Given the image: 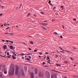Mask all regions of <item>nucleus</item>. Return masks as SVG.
Returning <instances> with one entry per match:
<instances>
[{"mask_svg": "<svg viewBox=\"0 0 78 78\" xmlns=\"http://www.w3.org/2000/svg\"><path fill=\"white\" fill-rule=\"evenodd\" d=\"M14 68H12L10 69V70L9 71V74L10 76L12 75H13L14 74Z\"/></svg>", "mask_w": 78, "mask_h": 78, "instance_id": "f257e3e1", "label": "nucleus"}, {"mask_svg": "<svg viewBox=\"0 0 78 78\" xmlns=\"http://www.w3.org/2000/svg\"><path fill=\"white\" fill-rule=\"evenodd\" d=\"M46 76L47 77V78H50V73L48 72H47L46 73Z\"/></svg>", "mask_w": 78, "mask_h": 78, "instance_id": "f03ea898", "label": "nucleus"}, {"mask_svg": "<svg viewBox=\"0 0 78 78\" xmlns=\"http://www.w3.org/2000/svg\"><path fill=\"white\" fill-rule=\"evenodd\" d=\"M19 70V67L17 66L16 67L15 69V74L16 75H17V73H18V71Z\"/></svg>", "mask_w": 78, "mask_h": 78, "instance_id": "7ed1b4c3", "label": "nucleus"}, {"mask_svg": "<svg viewBox=\"0 0 78 78\" xmlns=\"http://www.w3.org/2000/svg\"><path fill=\"white\" fill-rule=\"evenodd\" d=\"M38 70H37V69L36 68L35 69V71H34V73L35 75L37 74V73H38Z\"/></svg>", "mask_w": 78, "mask_h": 78, "instance_id": "20e7f679", "label": "nucleus"}, {"mask_svg": "<svg viewBox=\"0 0 78 78\" xmlns=\"http://www.w3.org/2000/svg\"><path fill=\"white\" fill-rule=\"evenodd\" d=\"M39 77H42V76H44V74H43V73H39Z\"/></svg>", "mask_w": 78, "mask_h": 78, "instance_id": "39448f33", "label": "nucleus"}, {"mask_svg": "<svg viewBox=\"0 0 78 78\" xmlns=\"http://www.w3.org/2000/svg\"><path fill=\"white\" fill-rule=\"evenodd\" d=\"M30 75L31 76V78H34V74L33 73H32L30 74Z\"/></svg>", "mask_w": 78, "mask_h": 78, "instance_id": "423d86ee", "label": "nucleus"}, {"mask_svg": "<svg viewBox=\"0 0 78 78\" xmlns=\"http://www.w3.org/2000/svg\"><path fill=\"white\" fill-rule=\"evenodd\" d=\"M0 78H4L2 73H0Z\"/></svg>", "mask_w": 78, "mask_h": 78, "instance_id": "0eeeda50", "label": "nucleus"}, {"mask_svg": "<svg viewBox=\"0 0 78 78\" xmlns=\"http://www.w3.org/2000/svg\"><path fill=\"white\" fill-rule=\"evenodd\" d=\"M3 47L4 50H6L7 49V46H6V45H4L3 46Z\"/></svg>", "mask_w": 78, "mask_h": 78, "instance_id": "6e6552de", "label": "nucleus"}, {"mask_svg": "<svg viewBox=\"0 0 78 78\" xmlns=\"http://www.w3.org/2000/svg\"><path fill=\"white\" fill-rule=\"evenodd\" d=\"M26 55L27 56H29V55H32V54L31 53H29L28 54H26Z\"/></svg>", "mask_w": 78, "mask_h": 78, "instance_id": "1a4fd4ad", "label": "nucleus"}, {"mask_svg": "<svg viewBox=\"0 0 78 78\" xmlns=\"http://www.w3.org/2000/svg\"><path fill=\"white\" fill-rule=\"evenodd\" d=\"M10 47L11 50H12V49H13V46H12V45H10Z\"/></svg>", "mask_w": 78, "mask_h": 78, "instance_id": "9d476101", "label": "nucleus"}, {"mask_svg": "<svg viewBox=\"0 0 78 78\" xmlns=\"http://www.w3.org/2000/svg\"><path fill=\"white\" fill-rule=\"evenodd\" d=\"M42 25H44V26H47V24L46 23H43L42 24Z\"/></svg>", "mask_w": 78, "mask_h": 78, "instance_id": "9b49d317", "label": "nucleus"}, {"mask_svg": "<svg viewBox=\"0 0 78 78\" xmlns=\"http://www.w3.org/2000/svg\"><path fill=\"white\" fill-rule=\"evenodd\" d=\"M53 34H55V35H57V34H58V33H56V32H54L53 33Z\"/></svg>", "mask_w": 78, "mask_h": 78, "instance_id": "f8f14e48", "label": "nucleus"}, {"mask_svg": "<svg viewBox=\"0 0 78 78\" xmlns=\"http://www.w3.org/2000/svg\"><path fill=\"white\" fill-rule=\"evenodd\" d=\"M12 58L13 59H16V57H15L14 56H12Z\"/></svg>", "mask_w": 78, "mask_h": 78, "instance_id": "ddd939ff", "label": "nucleus"}, {"mask_svg": "<svg viewBox=\"0 0 78 78\" xmlns=\"http://www.w3.org/2000/svg\"><path fill=\"white\" fill-rule=\"evenodd\" d=\"M20 55H22V56H24V55H26V54L22 53L21 54H20Z\"/></svg>", "mask_w": 78, "mask_h": 78, "instance_id": "4468645a", "label": "nucleus"}, {"mask_svg": "<svg viewBox=\"0 0 78 78\" xmlns=\"http://www.w3.org/2000/svg\"><path fill=\"white\" fill-rule=\"evenodd\" d=\"M4 26H7V24L6 23H4Z\"/></svg>", "mask_w": 78, "mask_h": 78, "instance_id": "2eb2a0df", "label": "nucleus"}, {"mask_svg": "<svg viewBox=\"0 0 78 78\" xmlns=\"http://www.w3.org/2000/svg\"><path fill=\"white\" fill-rule=\"evenodd\" d=\"M50 60H49L48 61H47V62L48 63V64H50Z\"/></svg>", "mask_w": 78, "mask_h": 78, "instance_id": "dca6fc26", "label": "nucleus"}, {"mask_svg": "<svg viewBox=\"0 0 78 78\" xmlns=\"http://www.w3.org/2000/svg\"><path fill=\"white\" fill-rule=\"evenodd\" d=\"M9 41V42H11L12 44H13V41Z\"/></svg>", "mask_w": 78, "mask_h": 78, "instance_id": "f3484780", "label": "nucleus"}, {"mask_svg": "<svg viewBox=\"0 0 78 78\" xmlns=\"http://www.w3.org/2000/svg\"><path fill=\"white\" fill-rule=\"evenodd\" d=\"M1 56H2V57H3V58H5V55H0Z\"/></svg>", "mask_w": 78, "mask_h": 78, "instance_id": "a211bd4d", "label": "nucleus"}, {"mask_svg": "<svg viewBox=\"0 0 78 78\" xmlns=\"http://www.w3.org/2000/svg\"><path fill=\"white\" fill-rule=\"evenodd\" d=\"M59 48H60V49H61V50H62L63 51H64V50L63 49H62V48H61V47L60 46L59 47Z\"/></svg>", "mask_w": 78, "mask_h": 78, "instance_id": "6ab92c4d", "label": "nucleus"}, {"mask_svg": "<svg viewBox=\"0 0 78 78\" xmlns=\"http://www.w3.org/2000/svg\"><path fill=\"white\" fill-rule=\"evenodd\" d=\"M4 73L5 74H6V73H7V72L6 71H4Z\"/></svg>", "mask_w": 78, "mask_h": 78, "instance_id": "aec40b11", "label": "nucleus"}, {"mask_svg": "<svg viewBox=\"0 0 78 78\" xmlns=\"http://www.w3.org/2000/svg\"><path fill=\"white\" fill-rule=\"evenodd\" d=\"M42 28L43 29H44V30H45V29H46V28H45V27H44L43 26H42Z\"/></svg>", "mask_w": 78, "mask_h": 78, "instance_id": "412c9836", "label": "nucleus"}, {"mask_svg": "<svg viewBox=\"0 0 78 78\" xmlns=\"http://www.w3.org/2000/svg\"><path fill=\"white\" fill-rule=\"evenodd\" d=\"M7 55H9V52H7Z\"/></svg>", "mask_w": 78, "mask_h": 78, "instance_id": "4be33fe9", "label": "nucleus"}, {"mask_svg": "<svg viewBox=\"0 0 78 78\" xmlns=\"http://www.w3.org/2000/svg\"><path fill=\"white\" fill-rule=\"evenodd\" d=\"M73 48L74 50H75V49H76V48L74 47H73Z\"/></svg>", "mask_w": 78, "mask_h": 78, "instance_id": "5701e85b", "label": "nucleus"}, {"mask_svg": "<svg viewBox=\"0 0 78 78\" xmlns=\"http://www.w3.org/2000/svg\"><path fill=\"white\" fill-rule=\"evenodd\" d=\"M64 51H66V52H68V53H69V51L64 50Z\"/></svg>", "mask_w": 78, "mask_h": 78, "instance_id": "b1692460", "label": "nucleus"}, {"mask_svg": "<svg viewBox=\"0 0 78 78\" xmlns=\"http://www.w3.org/2000/svg\"><path fill=\"white\" fill-rule=\"evenodd\" d=\"M47 58L48 60V59H50V57H47Z\"/></svg>", "mask_w": 78, "mask_h": 78, "instance_id": "393cba45", "label": "nucleus"}, {"mask_svg": "<svg viewBox=\"0 0 78 78\" xmlns=\"http://www.w3.org/2000/svg\"><path fill=\"white\" fill-rule=\"evenodd\" d=\"M30 44H33V41H31L30 42Z\"/></svg>", "mask_w": 78, "mask_h": 78, "instance_id": "a878e982", "label": "nucleus"}, {"mask_svg": "<svg viewBox=\"0 0 78 78\" xmlns=\"http://www.w3.org/2000/svg\"><path fill=\"white\" fill-rule=\"evenodd\" d=\"M50 5L51 6H53V5L51 3L50 4Z\"/></svg>", "mask_w": 78, "mask_h": 78, "instance_id": "bb28decb", "label": "nucleus"}, {"mask_svg": "<svg viewBox=\"0 0 78 78\" xmlns=\"http://www.w3.org/2000/svg\"><path fill=\"white\" fill-rule=\"evenodd\" d=\"M37 50L35 49L34 50V52H37Z\"/></svg>", "mask_w": 78, "mask_h": 78, "instance_id": "cd10ccee", "label": "nucleus"}, {"mask_svg": "<svg viewBox=\"0 0 78 78\" xmlns=\"http://www.w3.org/2000/svg\"><path fill=\"white\" fill-rule=\"evenodd\" d=\"M61 8H64V6L62 5L61 6Z\"/></svg>", "mask_w": 78, "mask_h": 78, "instance_id": "c85d7f7f", "label": "nucleus"}, {"mask_svg": "<svg viewBox=\"0 0 78 78\" xmlns=\"http://www.w3.org/2000/svg\"><path fill=\"white\" fill-rule=\"evenodd\" d=\"M51 2V1L49 0V2H48V3H49V4H50L51 3H50Z\"/></svg>", "mask_w": 78, "mask_h": 78, "instance_id": "c756f323", "label": "nucleus"}, {"mask_svg": "<svg viewBox=\"0 0 78 78\" xmlns=\"http://www.w3.org/2000/svg\"><path fill=\"white\" fill-rule=\"evenodd\" d=\"M60 38H61V39H62V35H61L60 36Z\"/></svg>", "mask_w": 78, "mask_h": 78, "instance_id": "7c9ffc66", "label": "nucleus"}, {"mask_svg": "<svg viewBox=\"0 0 78 78\" xmlns=\"http://www.w3.org/2000/svg\"><path fill=\"white\" fill-rule=\"evenodd\" d=\"M27 61H30V58H27Z\"/></svg>", "mask_w": 78, "mask_h": 78, "instance_id": "2f4dec72", "label": "nucleus"}, {"mask_svg": "<svg viewBox=\"0 0 78 78\" xmlns=\"http://www.w3.org/2000/svg\"><path fill=\"white\" fill-rule=\"evenodd\" d=\"M73 20H74V21H76V18H74Z\"/></svg>", "mask_w": 78, "mask_h": 78, "instance_id": "473e14b6", "label": "nucleus"}, {"mask_svg": "<svg viewBox=\"0 0 78 78\" xmlns=\"http://www.w3.org/2000/svg\"><path fill=\"white\" fill-rule=\"evenodd\" d=\"M27 16H28V17L29 16H30V13H29L28 14Z\"/></svg>", "mask_w": 78, "mask_h": 78, "instance_id": "72a5a7b5", "label": "nucleus"}, {"mask_svg": "<svg viewBox=\"0 0 78 78\" xmlns=\"http://www.w3.org/2000/svg\"><path fill=\"white\" fill-rule=\"evenodd\" d=\"M5 34H9L8 33H5Z\"/></svg>", "mask_w": 78, "mask_h": 78, "instance_id": "f704fd0d", "label": "nucleus"}, {"mask_svg": "<svg viewBox=\"0 0 78 78\" xmlns=\"http://www.w3.org/2000/svg\"><path fill=\"white\" fill-rule=\"evenodd\" d=\"M7 57H8V58H11V57H10V56H9V55Z\"/></svg>", "mask_w": 78, "mask_h": 78, "instance_id": "c9c22d12", "label": "nucleus"}, {"mask_svg": "<svg viewBox=\"0 0 78 78\" xmlns=\"http://www.w3.org/2000/svg\"><path fill=\"white\" fill-rule=\"evenodd\" d=\"M46 58H47V56H44V59H46Z\"/></svg>", "mask_w": 78, "mask_h": 78, "instance_id": "e433bc0d", "label": "nucleus"}, {"mask_svg": "<svg viewBox=\"0 0 78 78\" xmlns=\"http://www.w3.org/2000/svg\"><path fill=\"white\" fill-rule=\"evenodd\" d=\"M60 51V52H62V53H64V51Z\"/></svg>", "mask_w": 78, "mask_h": 78, "instance_id": "4c0bfd02", "label": "nucleus"}, {"mask_svg": "<svg viewBox=\"0 0 78 78\" xmlns=\"http://www.w3.org/2000/svg\"><path fill=\"white\" fill-rule=\"evenodd\" d=\"M42 64H43V65H44L45 64V62H43Z\"/></svg>", "mask_w": 78, "mask_h": 78, "instance_id": "58836bf2", "label": "nucleus"}, {"mask_svg": "<svg viewBox=\"0 0 78 78\" xmlns=\"http://www.w3.org/2000/svg\"><path fill=\"white\" fill-rule=\"evenodd\" d=\"M33 16H35V17H36V16H37V15H36V14H34Z\"/></svg>", "mask_w": 78, "mask_h": 78, "instance_id": "ea45409f", "label": "nucleus"}, {"mask_svg": "<svg viewBox=\"0 0 78 78\" xmlns=\"http://www.w3.org/2000/svg\"><path fill=\"white\" fill-rule=\"evenodd\" d=\"M55 21V20H52L51 22H54Z\"/></svg>", "mask_w": 78, "mask_h": 78, "instance_id": "a19ab883", "label": "nucleus"}, {"mask_svg": "<svg viewBox=\"0 0 78 78\" xmlns=\"http://www.w3.org/2000/svg\"><path fill=\"white\" fill-rule=\"evenodd\" d=\"M62 27L63 28H64V25H62Z\"/></svg>", "mask_w": 78, "mask_h": 78, "instance_id": "79ce46f5", "label": "nucleus"}, {"mask_svg": "<svg viewBox=\"0 0 78 78\" xmlns=\"http://www.w3.org/2000/svg\"><path fill=\"white\" fill-rule=\"evenodd\" d=\"M56 64L57 66H59V64H58V63H56Z\"/></svg>", "mask_w": 78, "mask_h": 78, "instance_id": "37998d69", "label": "nucleus"}, {"mask_svg": "<svg viewBox=\"0 0 78 78\" xmlns=\"http://www.w3.org/2000/svg\"><path fill=\"white\" fill-rule=\"evenodd\" d=\"M22 6V5H21L20 6V8H21V7Z\"/></svg>", "mask_w": 78, "mask_h": 78, "instance_id": "c03bdc74", "label": "nucleus"}, {"mask_svg": "<svg viewBox=\"0 0 78 78\" xmlns=\"http://www.w3.org/2000/svg\"><path fill=\"white\" fill-rule=\"evenodd\" d=\"M73 76H74V77H76V75H74Z\"/></svg>", "mask_w": 78, "mask_h": 78, "instance_id": "a18cd8bd", "label": "nucleus"}, {"mask_svg": "<svg viewBox=\"0 0 78 78\" xmlns=\"http://www.w3.org/2000/svg\"><path fill=\"white\" fill-rule=\"evenodd\" d=\"M9 27H8L6 28V29L7 30H8V29H9Z\"/></svg>", "mask_w": 78, "mask_h": 78, "instance_id": "49530a36", "label": "nucleus"}, {"mask_svg": "<svg viewBox=\"0 0 78 78\" xmlns=\"http://www.w3.org/2000/svg\"><path fill=\"white\" fill-rule=\"evenodd\" d=\"M70 59H71V60H73V58H71Z\"/></svg>", "mask_w": 78, "mask_h": 78, "instance_id": "de8ad7c7", "label": "nucleus"}, {"mask_svg": "<svg viewBox=\"0 0 78 78\" xmlns=\"http://www.w3.org/2000/svg\"><path fill=\"white\" fill-rule=\"evenodd\" d=\"M22 76H24L25 75V74H24V73H23L22 74Z\"/></svg>", "mask_w": 78, "mask_h": 78, "instance_id": "09e8293b", "label": "nucleus"}, {"mask_svg": "<svg viewBox=\"0 0 78 78\" xmlns=\"http://www.w3.org/2000/svg\"><path fill=\"white\" fill-rule=\"evenodd\" d=\"M29 49L30 50H31V48H29Z\"/></svg>", "mask_w": 78, "mask_h": 78, "instance_id": "8fccbe9b", "label": "nucleus"}, {"mask_svg": "<svg viewBox=\"0 0 78 78\" xmlns=\"http://www.w3.org/2000/svg\"><path fill=\"white\" fill-rule=\"evenodd\" d=\"M2 41H3V42H5V41L4 40H2Z\"/></svg>", "mask_w": 78, "mask_h": 78, "instance_id": "3c124183", "label": "nucleus"}, {"mask_svg": "<svg viewBox=\"0 0 78 78\" xmlns=\"http://www.w3.org/2000/svg\"><path fill=\"white\" fill-rule=\"evenodd\" d=\"M41 14H44V12H41Z\"/></svg>", "mask_w": 78, "mask_h": 78, "instance_id": "603ef678", "label": "nucleus"}, {"mask_svg": "<svg viewBox=\"0 0 78 78\" xmlns=\"http://www.w3.org/2000/svg\"><path fill=\"white\" fill-rule=\"evenodd\" d=\"M8 41H9V40H6V41H7V42H9Z\"/></svg>", "mask_w": 78, "mask_h": 78, "instance_id": "864d4df0", "label": "nucleus"}, {"mask_svg": "<svg viewBox=\"0 0 78 78\" xmlns=\"http://www.w3.org/2000/svg\"><path fill=\"white\" fill-rule=\"evenodd\" d=\"M2 16V13L0 14V16Z\"/></svg>", "mask_w": 78, "mask_h": 78, "instance_id": "5fc2aeb1", "label": "nucleus"}, {"mask_svg": "<svg viewBox=\"0 0 78 78\" xmlns=\"http://www.w3.org/2000/svg\"><path fill=\"white\" fill-rule=\"evenodd\" d=\"M39 55H42V53H40Z\"/></svg>", "mask_w": 78, "mask_h": 78, "instance_id": "6e6d98bb", "label": "nucleus"}, {"mask_svg": "<svg viewBox=\"0 0 78 78\" xmlns=\"http://www.w3.org/2000/svg\"><path fill=\"white\" fill-rule=\"evenodd\" d=\"M29 57L30 58V59H31V57L30 56H29Z\"/></svg>", "mask_w": 78, "mask_h": 78, "instance_id": "4d7b16f0", "label": "nucleus"}, {"mask_svg": "<svg viewBox=\"0 0 78 78\" xmlns=\"http://www.w3.org/2000/svg\"><path fill=\"white\" fill-rule=\"evenodd\" d=\"M23 44H25V45H26V43H25V42H23Z\"/></svg>", "mask_w": 78, "mask_h": 78, "instance_id": "13d9d810", "label": "nucleus"}, {"mask_svg": "<svg viewBox=\"0 0 78 78\" xmlns=\"http://www.w3.org/2000/svg\"><path fill=\"white\" fill-rule=\"evenodd\" d=\"M44 22H47V20H46L44 21Z\"/></svg>", "mask_w": 78, "mask_h": 78, "instance_id": "bf43d9fd", "label": "nucleus"}, {"mask_svg": "<svg viewBox=\"0 0 78 78\" xmlns=\"http://www.w3.org/2000/svg\"><path fill=\"white\" fill-rule=\"evenodd\" d=\"M58 66H59V67L61 66V65H60V64H58Z\"/></svg>", "mask_w": 78, "mask_h": 78, "instance_id": "052dcab7", "label": "nucleus"}, {"mask_svg": "<svg viewBox=\"0 0 78 78\" xmlns=\"http://www.w3.org/2000/svg\"><path fill=\"white\" fill-rule=\"evenodd\" d=\"M58 56V55H56V58H57V57Z\"/></svg>", "mask_w": 78, "mask_h": 78, "instance_id": "680f3d73", "label": "nucleus"}, {"mask_svg": "<svg viewBox=\"0 0 78 78\" xmlns=\"http://www.w3.org/2000/svg\"><path fill=\"white\" fill-rule=\"evenodd\" d=\"M12 34V35H13V34H13V33H11V34Z\"/></svg>", "mask_w": 78, "mask_h": 78, "instance_id": "e2e57ef3", "label": "nucleus"}, {"mask_svg": "<svg viewBox=\"0 0 78 78\" xmlns=\"http://www.w3.org/2000/svg\"><path fill=\"white\" fill-rule=\"evenodd\" d=\"M46 54H48V52H46Z\"/></svg>", "mask_w": 78, "mask_h": 78, "instance_id": "0e129e2a", "label": "nucleus"}, {"mask_svg": "<svg viewBox=\"0 0 78 78\" xmlns=\"http://www.w3.org/2000/svg\"><path fill=\"white\" fill-rule=\"evenodd\" d=\"M44 67H47V66L46 65V66H44Z\"/></svg>", "mask_w": 78, "mask_h": 78, "instance_id": "69168bd1", "label": "nucleus"}, {"mask_svg": "<svg viewBox=\"0 0 78 78\" xmlns=\"http://www.w3.org/2000/svg\"><path fill=\"white\" fill-rule=\"evenodd\" d=\"M51 78H53V76H51Z\"/></svg>", "mask_w": 78, "mask_h": 78, "instance_id": "338daca9", "label": "nucleus"}, {"mask_svg": "<svg viewBox=\"0 0 78 78\" xmlns=\"http://www.w3.org/2000/svg\"><path fill=\"white\" fill-rule=\"evenodd\" d=\"M15 56H17V54H15Z\"/></svg>", "mask_w": 78, "mask_h": 78, "instance_id": "774afa93", "label": "nucleus"}]
</instances>
